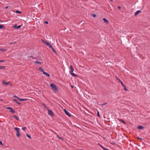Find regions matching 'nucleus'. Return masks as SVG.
<instances>
[{"label": "nucleus", "instance_id": "f257e3e1", "mask_svg": "<svg viewBox=\"0 0 150 150\" xmlns=\"http://www.w3.org/2000/svg\"><path fill=\"white\" fill-rule=\"evenodd\" d=\"M50 86L53 89L54 91L55 92H58V89L57 86L54 84L53 83H50Z\"/></svg>", "mask_w": 150, "mask_h": 150}, {"label": "nucleus", "instance_id": "f03ea898", "mask_svg": "<svg viewBox=\"0 0 150 150\" xmlns=\"http://www.w3.org/2000/svg\"><path fill=\"white\" fill-rule=\"evenodd\" d=\"M70 69L71 70L70 73L71 75L73 76L74 77H77V75L75 74L74 73H73L74 71V69L73 68V66L72 65H71L70 67Z\"/></svg>", "mask_w": 150, "mask_h": 150}, {"label": "nucleus", "instance_id": "7ed1b4c3", "mask_svg": "<svg viewBox=\"0 0 150 150\" xmlns=\"http://www.w3.org/2000/svg\"><path fill=\"white\" fill-rule=\"evenodd\" d=\"M14 129L15 130H16V136L18 137H19L21 136V135L19 134L20 129L18 128L15 127L14 128Z\"/></svg>", "mask_w": 150, "mask_h": 150}, {"label": "nucleus", "instance_id": "20e7f679", "mask_svg": "<svg viewBox=\"0 0 150 150\" xmlns=\"http://www.w3.org/2000/svg\"><path fill=\"white\" fill-rule=\"evenodd\" d=\"M47 110L48 111V113L52 117H53L54 116V114L51 110H49L48 108L47 109Z\"/></svg>", "mask_w": 150, "mask_h": 150}, {"label": "nucleus", "instance_id": "39448f33", "mask_svg": "<svg viewBox=\"0 0 150 150\" xmlns=\"http://www.w3.org/2000/svg\"><path fill=\"white\" fill-rule=\"evenodd\" d=\"M41 41L43 43L48 46H49L50 45V43L49 42H47L45 40L41 39Z\"/></svg>", "mask_w": 150, "mask_h": 150}, {"label": "nucleus", "instance_id": "423d86ee", "mask_svg": "<svg viewBox=\"0 0 150 150\" xmlns=\"http://www.w3.org/2000/svg\"><path fill=\"white\" fill-rule=\"evenodd\" d=\"M6 109L10 110L9 111L12 113H13L15 112V111L14 110H13V109L11 107H7L6 108Z\"/></svg>", "mask_w": 150, "mask_h": 150}, {"label": "nucleus", "instance_id": "0eeeda50", "mask_svg": "<svg viewBox=\"0 0 150 150\" xmlns=\"http://www.w3.org/2000/svg\"><path fill=\"white\" fill-rule=\"evenodd\" d=\"M64 111L65 112V114L69 117H71V115L65 109H64Z\"/></svg>", "mask_w": 150, "mask_h": 150}, {"label": "nucleus", "instance_id": "6e6552de", "mask_svg": "<svg viewBox=\"0 0 150 150\" xmlns=\"http://www.w3.org/2000/svg\"><path fill=\"white\" fill-rule=\"evenodd\" d=\"M21 25H17L16 24L15 25H14L13 26V28L15 29H19L21 28Z\"/></svg>", "mask_w": 150, "mask_h": 150}, {"label": "nucleus", "instance_id": "1a4fd4ad", "mask_svg": "<svg viewBox=\"0 0 150 150\" xmlns=\"http://www.w3.org/2000/svg\"><path fill=\"white\" fill-rule=\"evenodd\" d=\"M103 20L104 21V22L107 24H108L109 23V21L105 18H103Z\"/></svg>", "mask_w": 150, "mask_h": 150}, {"label": "nucleus", "instance_id": "9d476101", "mask_svg": "<svg viewBox=\"0 0 150 150\" xmlns=\"http://www.w3.org/2000/svg\"><path fill=\"white\" fill-rule=\"evenodd\" d=\"M141 10H138L137 11L134 13V16H137L141 12Z\"/></svg>", "mask_w": 150, "mask_h": 150}, {"label": "nucleus", "instance_id": "9b49d317", "mask_svg": "<svg viewBox=\"0 0 150 150\" xmlns=\"http://www.w3.org/2000/svg\"><path fill=\"white\" fill-rule=\"evenodd\" d=\"M138 129H144V127L143 126L141 125H139L137 127Z\"/></svg>", "mask_w": 150, "mask_h": 150}, {"label": "nucleus", "instance_id": "f8f14e48", "mask_svg": "<svg viewBox=\"0 0 150 150\" xmlns=\"http://www.w3.org/2000/svg\"><path fill=\"white\" fill-rule=\"evenodd\" d=\"M9 83V82H6L4 81H3L2 82V83L3 84L6 85L8 84Z\"/></svg>", "mask_w": 150, "mask_h": 150}, {"label": "nucleus", "instance_id": "ddd939ff", "mask_svg": "<svg viewBox=\"0 0 150 150\" xmlns=\"http://www.w3.org/2000/svg\"><path fill=\"white\" fill-rule=\"evenodd\" d=\"M13 101H14L16 102V103L18 105H20L21 104V103L18 101V100L16 99H13Z\"/></svg>", "mask_w": 150, "mask_h": 150}, {"label": "nucleus", "instance_id": "4468645a", "mask_svg": "<svg viewBox=\"0 0 150 150\" xmlns=\"http://www.w3.org/2000/svg\"><path fill=\"white\" fill-rule=\"evenodd\" d=\"M118 120L120 122L123 123L124 124H126V122L123 120L121 119H119Z\"/></svg>", "mask_w": 150, "mask_h": 150}, {"label": "nucleus", "instance_id": "2eb2a0df", "mask_svg": "<svg viewBox=\"0 0 150 150\" xmlns=\"http://www.w3.org/2000/svg\"><path fill=\"white\" fill-rule=\"evenodd\" d=\"M43 74L45 75L48 77H49L50 76V74L48 73H47L45 72L44 73V74Z\"/></svg>", "mask_w": 150, "mask_h": 150}, {"label": "nucleus", "instance_id": "dca6fc26", "mask_svg": "<svg viewBox=\"0 0 150 150\" xmlns=\"http://www.w3.org/2000/svg\"><path fill=\"white\" fill-rule=\"evenodd\" d=\"M7 50L5 49L0 48V51L3 52H5Z\"/></svg>", "mask_w": 150, "mask_h": 150}, {"label": "nucleus", "instance_id": "f3484780", "mask_svg": "<svg viewBox=\"0 0 150 150\" xmlns=\"http://www.w3.org/2000/svg\"><path fill=\"white\" fill-rule=\"evenodd\" d=\"M13 117H14L16 120H19V118L18 117L16 116V115H14L13 116Z\"/></svg>", "mask_w": 150, "mask_h": 150}, {"label": "nucleus", "instance_id": "a211bd4d", "mask_svg": "<svg viewBox=\"0 0 150 150\" xmlns=\"http://www.w3.org/2000/svg\"><path fill=\"white\" fill-rule=\"evenodd\" d=\"M15 12L16 13H19V14H21L22 13V12L18 11V10H16V11Z\"/></svg>", "mask_w": 150, "mask_h": 150}, {"label": "nucleus", "instance_id": "6ab92c4d", "mask_svg": "<svg viewBox=\"0 0 150 150\" xmlns=\"http://www.w3.org/2000/svg\"><path fill=\"white\" fill-rule=\"evenodd\" d=\"M51 49L53 52H54L55 54H57V52L53 47L51 48Z\"/></svg>", "mask_w": 150, "mask_h": 150}, {"label": "nucleus", "instance_id": "aec40b11", "mask_svg": "<svg viewBox=\"0 0 150 150\" xmlns=\"http://www.w3.org/2000/svg\"><path fill=\"white\" fill-rule=\"evenodd\" d=\"M35 64H41V63L38 61H36L35 62Z\"/></svg>", "mask_w": 150, "mask_h": 150}, {"label": "nucleus", "instance_id": "412c9836", "mask_svg": "<svg viewBox=\"0 0 150 150\" xmlns=\"http://www.w3.org/2000/svg\"><path fill=\"white\" fill-rule=\"evenodd\" d=\"M5 28L4 26L3 25H0V29H1Z\"/></svg>", "mask_w": 150, "mask_h": 150}, {"label": "nucleus", "instance_id": "4be33fe9", "mask_svg": "<svg viewBox=\"0 0 150 150\" xmlns=\"http://www.w3.org/2000/svg\"><path fill=\"white\" fill-rule=\"evenodd\" d=\"M42 105H43L44 107L45 108H46L47 109L48 108L45 105L44 103H42Z\"/></svg>", "mask_w": 150, "mask_h": 150}, {"label": "nucleus", "instance_id": "5701e85b", "mask_svg": "<svg viewBox=\"0 0 150 150\" xmlns=\"http://www.w3.org/2000/svg\"><path fill=\"white\" fill-rule=\"evenodd\" d=\"M34 59L40 60V59H41V58L39 57H36L34 58Z\"/></svg>", "mask_w": 150, "mask_h": 150}, {"label": "nucleus", "instance_id": "b1692460", "mask_svg": "<svg viewBox=\"0 0 150 150\" xmlns=\"http://www.w3.org/2000/svg\"><path fill=\"white\" fill-rule=\"evenodd\" d=\"M124 88V90L126 91H128V89L126 88V86H123Z\"/></svg>", "mask_w": 150, "mask_h": 150}, {"label": "nucleus", "instance_id": "393cba45", "mask_svg": "<svg viewBox=\"0 0 150 150\" xmlns=\"http://www.w3.org/2000/svg\"><path fill=\"white\" fill-rule=\"evenodd\" d=\"M26 136L28 138H29V139L31 138V137L30 136V135H29L28 134H26Z\"/></svg>", "mask_w": 150, "mask_h": 150}, {"label": "nucleus", "instance_id": "a878e982", "mask_svg": "<svg viewBox=\"0 0 150 150\" xmlns=\"http://www.w3.org/2000/svg\"><path fill=\"white\" fill-rule=\"evenodd\" d=\"M116 79L118 81L120 82L121 81V80L116 76Z\"/></svg>", "mask_w": 150, "mask_h": 150}, {"label": "nucleus", "instance_id": "bb28decb", "mask_svg": "<svg viewBox=\"0 0 150 150\" xmlns=\"http://www.w3.org/2000/svg\"><path fill=\"white\" fill-rule=\"evenodd\" d=\"M18 100L19 101H23V99L21 98H19L18 99Z\"/></svg>", "mask_w": 150, "mask_h": 150}, {"label": "nucleus", "instance_id": "cd10ccee", "mask_svg": "<svg viewBox=\"0 0 150 150\" xmlns=\"http://www.w3.org/2000/svg\"><path fill=\"white\" fill-rule=\"evenodd\" d=\"M93 16L94 17H96L97 16V15L95 14H92Z\"/></svg>", "mask_w": 150, "mask_h": 150}, {"label": "nucleus", "instance_id": "c85d7f7f", "mask_svg": "<svg viewBox=\"0 0 150 150\" xmlns=\"http://www.w3.org/2000/svg\"><path fill=\"white\" fill-rule=\"evenodd\" d=\"M57 136L60 139H61L62 140H63V139L61 137H60L58 135H57Z\"/></svg>", "mask_w": 150, "mask_h": 150}, {"label": "nucleus", "instance_id": "c756f323", "mask_svg": "<svg viewBox=\"0 0 150 150\" xmlns=\"http://www.w3.org/2000/svg\"><path fill=\"white\" fill-rule=\"evenodd\" d=\"M42 69H43V68L42 67H40L39 69H38V70L41 71V70H42Z\"/></svg>", "mask_w": 150, "mask_h": 150}, {"label": "nucleus", "instance_id": "7c9ffc66", "mask_svg": "<svg viewBox=\"0 0 150 150\" xmlns=\"http://www.w3.org/2000/svg\"><path fill=\"white\" fill-rule=\"evenodd\" d=\"M26 129V127H22V129H23V130L24 131Z\"/></svg>", "mask_w": 150, "mask_h": 150}, {"label": "nucleus", "instance_id": "2f4dec72", "mask_svg": "<svg viewBox=\"0 0 150 150\" xmlns=\"http://www.w3.org/2000/svg\"><path fill=\"white\" fill-rule=\"evenodd\" d=\"M120 82L121 83V84L123 86H125V85L124 84L123 82L122 81L121 82Z\"/></svg>", "mask_w": 150, "mask_h": 150}, {"label": "nucleus", "instance_id": "473e14b6", "mask_svg": "<svg viewBox=\"0 0 150 150\" xmlns=\"http://www.w3.org/2000/svg\"><path fill=\"white\" fill-rule=\"evenodd\" d=\"M111 144L113 145H115L116 144L115 142H113Z\"/></svg>", "mask_w": 150, "mask_h": 150}, {"label": "nucleus", "instance_id": "72a5a7b5", "mask_svg": "<svg viewBox=\"0 0 150 150\" xmlns=\"http://www.w3.org/2000/svg\"><path fill=\"white\" fill-rule=\"evenodd\" d=\"M13 97H15V98H17L18 100V98H19V97H18L17 96H16V95L13 96Z\"/></svg>", "mask_w": 150, "mask_h": 150}, {"label": "nucleus", "instance_id": "f704fd0d", "mask_svg": "<svg viewBox=\"0 0 150 150\" xmlns=\"http://www.w3.org/2000/svg\"><path fill=\"white\" fill-rule=\"evenodd\" d=\"M108 104L107 103H103V104H101V105H105L107 104Z\"/></svg>", "mask_w": 150, "mask_h": 150}, {"label": "nucleus", "instance_id": "c9c22d12", "mask_svg": "<svg viewBox=\"0 0 150 150\" xmlns=\"http://www.w3.org/2000/svg\"><path fill=\"white\" fill-rule=\"evenodd\" d=\"M5 67V66H1V69H4Z\"/></svg>", "mask_w": 150, "mask_h": 150}, {"label": "nucleus", "instance_id": "e433bc0d", "mask_svg": "<svg viewBox=\"0 0 150 150\" xmlns=\"http://www.w3.org/2000/svg\"><path fill=\"white\" fill-rule=\"evenodd\" d=\"M99 112L98 111V112H97V115L98 117H100V115H99Z\"/></svg>", "mask_w": 150, "mask_h": 150}, {"label": "nucleus", "instance_id": "4c0bfd02", "mask_svg": "<svg viewBox=\"0 0 150 150\" xmlns=\"http://www.w3.org/2000/svg\"><path fill=\"white\" fill-rule=\"evenodd\" d=\"M100 147H101L104 150L106 148L104 147L102 145L100 146Z\"/></svg>", "mask_w": 150, "mask_h": 150}, {"label": "nucleus", "instance_id": "58836bf2", "mask_svg": "<svg viewBox=\"0 0 150 150\" xmlns=\"http://www.w3.org/2000/svg\"><path fill=\"white\" fill-rule=\"evenodd\" d=\"M5 61V60H0V62H4Z\"/></svg>", "mask_w": 150, "mask_h": 150}, {"label": "nucleus", "instance_id": "ea45409f", "mask_svg": "<svg viewBox=\"0 0 150 150\" xmlns=\"http://www.w3.org/2000/svg\"><path fill=\"white\" fill-rule=\"evenodd\" d=\"M44 23L45 24H48V22L47 21H45L44 22Z\"/></svg>", "mask_w": 150, "mask_h": 150}, {"label": "nucleus", "instance_id": "a19ab883", "mask_svg": "<svg viewBox=\"0 0 150 150\" xmlns=\"http://www.w3.org/2000/svg\"><path fill=\"white\" fill-rule=\"evenodd\" d=\"M48 47L51 49L52 47V45L51 44Z\"/></svg>", "mask_w": 150, "mask_h": 150}, {"label": "nucleus", "instance_id": "79ce46f5", "mask_svg": "<svg viewBox=\"0 0 150 150\" xmlns=\"http://www.w3.org/2000/svg\"><path fill=\"white\" fill-rule=\"evenodd\" d=\"M16 43V42H10V44H14Z\"/></svg>", "mask_w": 150, "mask_h": 150}, {"label": "nucleus", "instance_id": "37998d69", "mask_svg": "<svg viewBox=\"0 0 150 150\" xmlns=\"http://www.w3.org/2000/svg\"><path fill=\"white\" fill-rule=\"evenodd\" d=\"M137 139H140V140H142V138H140V137H137Z\"/></svg>", "mask_w": 150, "mask_h": 150}, {"label": "nucleus", "instance_id": "c03bdc74", "mask_svg": "<svg viewBox=\"0 0 150 150\" xmlns=\"http://www.w3.org/2000/svg\"><path fill=\"white\" fill-rule=\"evenodd\" d=\"M41 71L42 72L43 74H44V73L45 72L44 71L43 69H42V70H41Z\"/></svg>", "mask_w": 150, "mask_h": 150}, {"label": "nucleus", "instance_id": "a18cd8bd", "mask_svg": "<svg viewBox=\"0 0 150 150\" xmlns=\"http://www.w3.org/2000/svg\"><path fill=\"white\" fill-rule=\"evenodd\" d=\"M41 71L42 72L43 74H44V73L45 72L44 71L43 69H42V70H41Z\"/></svg>", "mask_w": 150, "mask_h": 150}, {"label": "nucleus", "instance_id": "49530a36", "mask_svg": "<svg viewBox=\"0 0 150 150\" xmlns=\"http://www.w3.org/2000/svg\"><path fill=\"white\" fill-rule=\"evenodd\" d=\"M41 71L42 72L43 74H44V73L45 72L44 71L43 69H42V70H41Z\"/></svg>", "mask_w": 150, "mask_h": 150}, {"label": "nucleus", "instance_id": "de8ad7c7", "mask_svg": "<svg viewBox=\"0 0 150 150\" xmlns=\"http://www.w3.org/2000/svg\"><path fill=\"white\" fill-rule=\"evenodd\" d=\"M0 144L1 145H3V144L2 143V142L1 141H0Z\"/></svg>", "mask_w": 150, "mask_h": 150}, {"label": "nucleus", "instance_id": "09e8293b", "mask_svg": "<svg viewBox=\"0 0 150 150\" xmlns=\"http://www.w3.org/2000/svg\"><path fill=\"white\" fill-rule=\"evenodd\" d=\"M23 101H27V99H23Z\"/></svg>", "mask_w": 150, "mask_h": 150}, {"label": "nucleus", "instance_id": "8fccbe9b", "mask_svg": "<svg viewBox=\"0 0 150 150\" xmlns=\"http://www.w3.org/2000/svg\"><path fill=\"white\" fill-rule=\"evenodd\" d=\"M117 8L119 9H121V7L120 6H118L117 7Z\"/></svg>", "mask_w": 150, "mask_h": 150}, {"label": "nucleus", "instance_id": "3c124183", "mask_svg": "<svg viewBox=\"0 0 150 150\" xmlns=\"http://www.w3.org/2000/svg\"><path fill=\"white\" fill-rule=\"evenodd\" d=\"M30 57L31 58H32L33 59H34V58L33 57V56H30Z\"/></svg>", "mask_w": 150, "mask_h": 150}, {"label": "nucleus", "instance_id": "603ef678", "mask_svg": "<svg viewBox=\"0 0 150 150\" xmlns=\"http://www.w3.org/2000/svg\"><path fill=\"white\" fill-rule=\"evenodd\" d=\"M98 145H99L100 147V146H101L102 145H101L99 143H98V144H97Z\"/></svg>", "mask_w": 150, "mask_h": 150}, {"label": "nucleus", "instance_id": "864d4df0", "mask_svg": "<svg viewBox=\"0 0 150 150\" xmlns=\"http://www.w3.org/2000/svg\"><path fill=\"white\" fill-rule=\"evenodd\" d=\"M8 8V6H6V7H5V9H7V8Z\"/></svg>", "mask_w": 150, "mask_h": 150}, {"label": "nucleus", "instance_id": "5fc2aeb1", "mask_svg": "<svg viewBox=\"0 0 150 150\" xmlns=\"http://www.w3.org/2000/svg\"><path fill=\"white\" fill-rule=\"evenodd\" d=\"M71 88H73L74 86H72V85H71Z\"/></svg>", "mask_w": 150, "mask_h": 150}, {"label": "nucleus", "instance_id": "6e6d98bb", "mask_svg": "<svg viewBox=\"0 0 150 150\" xmlns=\"http://www.w3.org/2000/svg\"><path fill=\"white\" fill-rule=\"evenodd\" d=\"M110 1H113V0H110Z\"/></svg>", "mask_w": 150, "mask_h": 150}, {"label": "nucleus", "instance_id": "4d7b16f0", "mask_svg": "<svg viewBox=\"0 0 150 150\" xmlns=\"http://www.w3.org/2000/svg\"><path fill=\"white\" fill-rule=\"evenodd\" d=\"M1 66H0V69H1Z\"/></svg>", "mask_w": 150, "mask_h": 150}]
</instances>
